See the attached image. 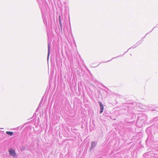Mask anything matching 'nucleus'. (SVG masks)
<instances>
[{
	"label": "nucleus",
	"instance_id": "obj_5",
	"mask_svg": "<svg viewBox=\"0 0 158 158\" xmlns=\"http://www.w3.org/2000/svg\"><path fill=\"white\" fill-rule=\"evenodd\" d=\"M59 23H60V25L61 27L62 26V24L61 21L60 19V16H59Z\"/></svg>",
	"mask_w": 158,
	"mask_h": 158
},
{
	"label": "nucleus",
	"instance_id": "obj_6",
	"mask_svg": "<svg viewBox=\"0 0 158 158\" xmlns=\"http://www.w3.org/2000/svg\"><path fill=\"white\" fill-rule=\"evenodd\" d=\"M49 45H48V55H49Z\"/></svg>",
	"mask_w": 158,
	"mask_h": 158
},
{
	"label": "nucleus",
	"instance_id": "obj_2",
	"mask_svg": "<svg viewBox=\"0 0 158 158\" xmlns=\"http://www.w3.org/2000/svg\"><path fill=\"white\" fill-rule=\"evenodd\" d=\"M100 107V113H102L103 110L104 109V106L102 103L99 102Z\"/></svg>",
	"mask_w": 158,
	"mask_h": 158
},
{
	"label": "nucleus",
	"instance_id": "obj_4",
	"mask_svg": "<svg viewBox=\"0 0 158 158\" xmlns=\"http://www.w3.org/2000/svg\"><path fill=\"white\" fill-rule=\"evenodd\" d=\"M6 133L7 134L11 136L12 135H13V132H12L6 131Z\"/></svg>",
	"mask_w": 158,
	"mask_h": 158
},
{
	"label": "nucleus",
	"instance_id": "obj_1",
	"mask_svg": "<svg viewBox=\"0 0 158 158\" xmlns=\"http://www.w3.org/2000/svg\"><path fill=\"white\" fill-rule=\"evenodd\" d=\"M10 154L12 156H16V154L15 152V151L12 149H10L9 150Z\"/></svg>",
	"mask_w": 158,
	"mask_h": 158
},
{
	"label": "nucleus",
	"instance_id": "obj_3",
	"mask_svg": "<svg viewBox=\"0 0 158 158\" xmlns=\"http://www.w3.org/2000/svg\"><path fill=\"white\" fill-rule=\"evenodd\" d=\"M95 146V142H93L91 143V148H94Z\"/></svg>",
	"mask_w": 158,
	"mask_h": 158
}]
</instances>
